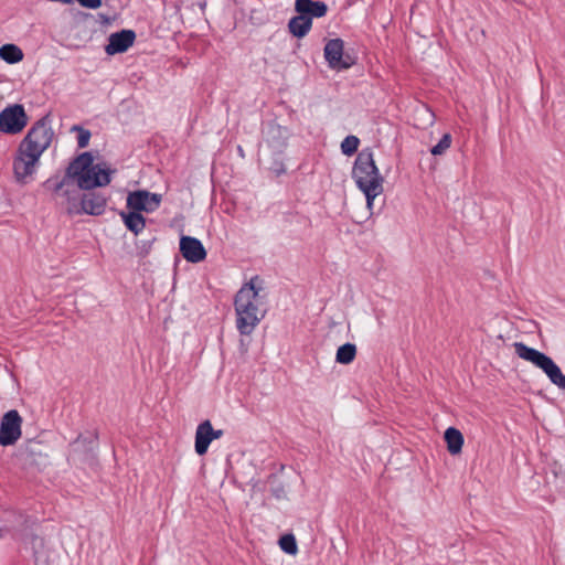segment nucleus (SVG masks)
I'll return each mask as SVG.
<instances>
[{"label": "nucleus", "mask_w": 565, "mask_h": 565, "mask_svg": "<svg viewBox=\"0 0 565 565\" xmlns=\"http://www.w3.org/2000/svg\"><path fill=\"white\" fill-rule=\"evenodd\" d=\"M83 7L97 9L102 6V0H77Z\"/></svg>", "instance_id": "obj_26"}, {"label": "nucleus", "mask_w": 565, "mask_h": 565, "mask_svg": "<svg viewBox=\"0 0 565 565\" xmlns=\"http://www.w3.org/2000/svg\"><path fill=\"white\" fill-rule=\"evenodd\" d=\"M417 113L420 116L423 126H431L434 124V114L428 108L422 107Z\"/></svg>", "instance_id": "obj_25"}, {"label": "nucleus", "mask_w": 565, "mask_h": 565, "mask_svg": "<svg viewBox=\"0 0 565 565\" xmlns=\"http://www.w3.org/2000/svg\"><path fill=\"white\" fill-rule=\"evenodd\" d=\"M180 252L190 263H200L206 257V250L202 243L198 238L191 236H181Z\"/></svg>", "instance_id": "obj_10"}, {"label": "nucleus", "mask_w": 565, "mask_h": 565, "mask_svg": "<svg viewBox=\"0 0 565 565\" xmlns=\"http://www.w3.org/2000/svg\"><path fill=\"white\" fill-rule=\"evenodd\" d=\"M279 546L284 552L290 555H295L298 552L296 539L291 534L281 536L279 540Z\"/></svg>", "instance_id": "obj_21"}, {"label": "nucleus", "mask_w": 565, "mask_h": 565, "mask_svg": "<svg viewBox=\"0 0 565 565\" xmlns=\"http://www.w3.org/2000/svg\"><path fill=\"white\" fill-rule=\"evenodd\" d=\"M295 9L298 13L312 18H321L326 15L328 7L322 1L296 0Z\"/></svg>", "instance_id": "obj_14"}, {"label": "nucleus", "mask_w": 565, "mask_h": 565, "mask_svg": "<svg viewBox=\"0 0 565 565\" xmlns=\"http://www.w3.org/2000/svg\"><path fill=\"white\" fill-rule=\"evenodd\" d=\"M28 125V116L22 105L15 104L0 113V131L15 135Z\"/></svg>", "instance_id": "obj_6"}, {"label": "nucleus", "mask_w": 565, "mask_h": 565, "mask_svg": "<svg viewBox=\"0 0 565 565\" xmlns=\"http://www.w3.org/2000/svg\"><path fill=\"white\" fill-rule=\"evenodd\" d=\"M120 216L126 227L135 235L140 234L146 227V218L141 213L130 210L129 212H120Z\"/></svg>", "instance_id": "obj_17"}, {"label": "nucleus", "mask_w": 565, "mask_h": 565, "mask_svg": "<svg viewBox=\"0 0 565 565\" xmlns=\"http://www.w3.org/2000/svg\"><path fill=\"white\" fill-rule=\"evenodd\" d=\"M288 132L285 128L270 124L265 131V140L274 151H281L287 143Z\"/></svg>", "instance_id": "obj_12"}, {"label": "nucleus", "mask_w": 565, "mask_h": 565, "mask_svg": "<svg viewBox=\"0 0 565 565\" xmlns=\"http://www.w3.org/2000/svg\"><path fill=\"white\" fill-rule=\"evenodd\" d=\"M359 143L360 140L358 137L348 136L341 142V151L347 156H351L358 150Z\"/></svg>", "instance_id": "obj_22"}, {"label": "nucleus", "mask_w": 565, "mask_h": 565, "mask_svg": "<svg viewBox=\"0 0 565 565\" xmlns=\"http://www.w3.org/2000/svg\"><path fill=\"white\" fill-rule=\"evenodd\" d=\"M352 178L358 188L366 198V206L373 210L375 199L384 191V178L375 164L373 153L369 149L362 150L354 162Z\"/></svg>", "instance_id": "obj_4"}, {"label": "nucleus", "mask_w": 565, "mask_h": 565, "mask_svg": "<svg viewBox=\"0 0 565 565\" xmlns=\"http://www.w3.org/2000/svg\"><path fill=\"white\" fill-rule=\"evenodd\" d=\"M450 134H445L439 142L430 149L433 156H443L451 146Z\"/></svg>", "instance_id": "obj_23"}, {"label": "nucleus", "mask_w": 565, "mask_h": 565, "mask_svg": "<svg viewBox=\"0 0 565 565\" xmlns=\"http://www.w3.org/2000/svg\"><path fill=\"white\" fill-rule=\"evenodd\" d=\"M22 50L15 44H4L0 46V58L9 64H15L23 60Z\"/></svg>", "instance_id": "obj_19"}, {"label": "nucleus", "mask_w": 565, "mask_h": 565, "mask_svg": "<svg viewBox=\"0 0 565 565\" xmlns=\"http://www.w3.org/2000/svg\"><path fill=\"white\" fill-rule=\"evenodd\" d=\"M356 355V347L353 343H345L339 347L335 361L340 364H350Z\"/></svg>", "instance_id": "obj_20"}, {"label": "nucleus", "mask_w": 565, "mask_h": 565, "mask_svg": "<svg viewBox=\"0 0 565 565\" xmlns=\"http://www.w3.org/2000/svg\"><path fill=\"white\" fill-rule=\"evenodd\" d=\"M344 43L340 39L330 40L324 46V57L331 68H349L353 61L343 54Z\"/></svg>", "instance_id": "obj_9"}, {"label": "nucleus", "mask_w": 565, "mask_h": 565, "mask_svg": "<svg viewBox=\"0 0 565 565\" xmlns=\"http://www.w3.org/2000/svg\"><path fill=\"white\" fill-rule=\"evenodd\" d=\"M211 435V422L209 419L199 424L195 430V443L194 449L199 456H203L207 452L210 444L213 441Z\"/></svg>", "instance_id": "obj_13"}, {"label": "nucleus", "mask_w": 565, "mask_h": 565, "mask_svg": "<svg viewBox=\"0 0 565 565\" xmlns=\"http://www.w3.org/2000/svg\"><path fill=\"white\" fill-rule=\"evenodd\" d=\"M54 132L45 119L36 121L21 140L13 158V174L19 183L33 179L40 166L41 156L52 143Z\"/></svg>", "instance_id": "obj_1"}, {"label": "nucleus", "mask_w": 565, "mask_h": 565, "mask_svg": "<svg viewBox=\"0 0 565 565\" xmlns=\"http://www.w3.org/2000/svg\"><path fill=\"white\" fill-rule=\"evenodd\" d=\"M224 431L222 429H214L213 426L211 425V435L213 437V439H218L223 436Z\"/></svg>", "instance_id": "obj_27"}, {"label": "nucleus", "mask_w": 565, "mask_h": 565, "mask_svg": "<svg viewBox=\"0 0 565 565\" xmlns=\"http://www.w3.org/2000/svg\"><path fill=\"white\" fill-rule=\"evenodd\" d=\"M444 438L447 444V449L451 455H458L461 452L463 445V436L457 428H447Z\"/></svg>", "instance_id": "obj_18"}, {"label": "nucleus", "mask_w": 565, "mask_h": 565, "mask_svg": "<svg viewBox=\"0 0 565 565\" xmlns=\"http://www.w3.org/2000/svg\"><path fill=\"white\" fill-rule=\"evenodd\" d=\"M238 152H239V154H241L242 157H244V152H243L242 147H238Z\"/></svg>", "instance_id": "obj_28"}, {"label": "nucleus", "mask_w": 565, "mask_h": 565, "mask_svg": "<svg viewBox=\"0 0 565 565\" xmlns=\"http://www.w3.org/2000/svg\"><path fill=\"white\" fill-rule=\"evenodd\" d=\"M513 348L520 359L540 369L557 388L565 390V374L551 356L523 342H514Z\"/></svg>", "instance_id": "obj_5"}, {"label": "nucleus", "mask_w": 565, "mask_h": 565, "mask_svg": "<svg viewBox=\"0 0 565 565\" xmlns=\"http://www.w3.org/2000/svg\"><path fill=\"white\" fill-rule=\"evenodd\" d=\"M162 195L147 190L131 191L127 195V207L135 212H154L161 204Z\"/></svg>", "instance_id": "obj_7"}, {"label": "nucleus", "mask_w": 565, "mask_h": 565, "mask_svg": "<svg viewBox=\"0 0 565 565\" xmlns=\"http://www.w3.org/2000/svg\"><path fill=\"white\" fill-rule=\"evenodd\" d=\"M268 291L264 280L254 276L244 284L234 298L236 328L241 334L249 335L267 312Z\"/></svg>", "instance_id": "obj_2"}, {"label": "nucleus", "mask_w": 565, "mask_h": 565, "mask_svg": "<svg viewBox=\"0 0 565 565\" xmlns=\"http://www.w3.org/2000/svg\"><path fill=\"white\" fill-rule=\"evenodd\" d=\"M74 130L77 131V145L79 148H85L88 146L90 139V132L86 129L74 127Z\"/></svg>", "instance_id": "obj_24"}, {"label": "nucleus", "mask_w": 565, "mask_h": 565, "mask_svg": "<svg viewBox=\"0 0 565 565\" xmlns=\"http://www.w3.org/2000/svg\"><path fill=\"white\" fill-rule=\"evenodd\" d=\"M113 172L114 170L107 168L106 164H94L90 152H84L70 163L64 179L56 186V191L62 189L68 180L75 181L78 188L83 190L105 186L109 184Z\"/></svg>", "instance_id": "obj_3"}, {"label": "nucleus", "mask_w": 565, "mask_h": 565, "mask_svg": "<svg viewBox=\"0 0 565 565\" xmlns=\"http://www.w3.org/2000/svg\"><path fill=\"white\" fill-rule=\"evenodd\" d=\"M135 38V32L131 30H122L110 34L109 42L105 49L106 53L114 55L126 52L134 44Z\"/></svg>", "instance_id": "obj_11"}, {"label": "nucleus", "mask_w": 565, "mask_h": 565, "mask_svg": "<svg viewBox=\"0 0 565 565\" xmlns=\"http://www.w3.org/2000/svg\"><path fill=\"white\" fill-rule=\"evenodd\" d=\"M312 20L310 17L305 15L302 13H298L297 17H294L289 23L288 29L290 33L296 38H303L311 29Z\"/></svg>", "instance_id": "obj_16"}, {"label": "nucleus", "mask_w": 565, "mask_h": 565, "mask_svg": "<svg viewBox=\"0 0 565 565\" xmlns=\"http://www.w3.org/2000/svg\"><path fill=\"white\" fill-rule=\"evenodd\" d=\"M22 418L18 411L7 412L0 424V445L11 446L21 437Z\"/></svg>", "instance_id": "obj_8"}, {"label": "nucleus", "mask_w": 565, "mask_h": 565, "mask_svg": "<svg viewBox=\"0 0 565 565\" xmlns=\"http://www.w3.org/2000/svg\"><path fill=\"white\" fill-rule=\"evenodd\" d=\"M106 202L107 201L105 196L90 192L83 196L81 204L82 210L86 214L100 215L105 210Z\"/></svg>", "instance_id": "obj_15"}]
</instances>
